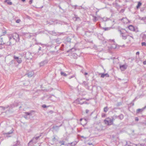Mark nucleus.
I'll use <instances>...</instances> for the list:
<instances>
[{
	"label": "nucleus",
	"mask_w": 146,
	"mask_h": 146,
	"mask_svg": "<svg viewBox=\"0 0 146 146\" xmlns=\"http://www.w3.org/2000/svg\"><path fill=\"white\" fill-rule=\"evenodd\" d=\"M9 42L11 41V45L15 42H18L19 40V35L16 33H14L13 34H10L8 36Z\"/></svg>",
	"instance_id": "1"
},
{
	"label": "nucleus",
	"mask_w": 146,
	"mask_h": 146,
	"mask_svg": "<svg viewBox=\"0 0 146 146\" xmlns=\"http://www.w3.org/2000/svg\"><path fill=\"white\" fill-rule=\"evenodd\" d=\"M11 41H8L7 38L5 37H0V45L5 44L7 46L11 45Z\"/></svg>",
	"instance_id": "2"
},
{
	"label": "nucleus",
	"mask_w": 146,
	"mask_h": 146,
	"mask_svg": "<svg viewBox=\"0 0 146 146\" xmlns=\"http://www.w3.org/2000/svg\"><path fill=\"white\" fill-rule=\"evenodd\" d=\"M115 120V119L112 117V118L109 117L107 118L104 120L105 123L108 125H110L113 124V121Z\"/></svg>",
	"instance_id": "3"
},
{
	"label": "nucleus",
	"mask_w": 146,
	"mask_h": 146,
	"mask_svg": "<svg viewBox=\"0 0 146 146\" xmlns=\"http://www.w3.org/2000/svg\"><path fill=\"white\" fill-rule=\"evenodd\" d=\"M14 130L13 128H12L10 131L9 132L7 133H4L3 132V135L7 137H11L10 135L13 133Z\"/></svg>",
	"instance_id": "4"
},
{
	"label": "nucleus",
	"mask_w": 146,
	"mask_h": 146,
	"mask_svg": "<svg viewBox=\"0 0 146 146\" xmlns=\"http://www.w3.org/2000/svg\"><path fill=\"white\" fill-rule=\"evenodd\" d=\"M40 135L38 136H35L29 142V144L31 143V142H33L35 144L37 142V140L38 139V138L40 137Z\"/></svg>",
	"instance_id": "5"
},
{
	"label": "nucleus",
	"mask_w": 146,
	"mask_h": 146,
	"mask_svg": "<svg viewBox=\"0 0 146 146\" xmlns=\"http://www.w3.org/2000/svg\"><path fill=\"white\" fill-rule=\"evenodd\" d=\"M13 58L14 60L17 62L18 64H20L22 62V60L21 58H19L16 55H14Z\"/></svg>",
	"instance_id": "6"
},
{
	"label": "nucleus",
	"mask_w": 146,
	"mask_h": 146,
	"mask_svg": "<svg viewBox=\"0 0 146 146\" xmlns=\"http://www.w3.org/2000/svg\"><path fill=\"white\" fill-rule=\"evenodd\" d=\"M25 58L27 59H31L33 58V56L31 54V53L30 52H27L26 53L25 55Z\"/></svg>",
	"instance_id": "7"
},
{
	"label": "nucleus",
	"mask_w": 146,
	"mask_h": 146,
	"mask_svg": "<svg viewBox=\"0 0 146 146\" xmlns=\"http://www.w3.org/2000/svg\"><path fill=\"white\" fill-rule=\"evenodd\" d=\"M120 32L121 36L122 37L123 39L125 40L127 38V36H128L125 33H124L123 31L120 30Z\"/></svg>",
	"instance_id": "8"
},
{
	"label": "nucleus",
	"mask_w": 146,
	"mask_h": 146,
	"mask_svg": "<svg viewBox=\"0 0 146 146\" xmlns=\"http://www.w3.org/2000/svg\"><path fill=\"white\" fill-rule=\"evenodd\" d=\"M127 68V66L126 65H123L120 66V68L121 71L125 70Z\"/></svg>",
	"instance_id": "9"
},
{
	"label": "nucleus",
	"mask_w": 146,
	"mask_h": 146,
	"mask_svg": "<svg viewBox=\"0 0 146 146\" xmlns=\"http://www.w3.org/2000/svg\"><path fill=\"white\" fill-rule=\"evenodd\" d=\"M48 63V61L47 60H44L43 61L39 63V66L40 67Z\"/></svg>",
	"instance_id": "10"
},
{
	"label": "nucleus",
	"mask_w": 146,
	"mask_h": 146,
	"mask_svg": "<svg viewBox=\"0 0 146 146\" xmlns=\"http://www.w3.org/2000/svg\"><path fill=\"white\" fill-rule=\"evenodd\" d=\"M76 102V103L78 104H80L81 105L82 104H88V103H87L86 101H84L82 103H81L80 102V101H75V102H74V103Z\"/></svg>",
	"instance_id": "11"
},
{
	"label": "nucleus",
	"mask_w": 146,
	"mask_h": 146,
	"mask_svg": "<svg viewBox=\"0 0 146 146\" xmlns=\"http://www.w3.org/2000/svg\"><path fill=\"white\" fill-rule=\"evenodd\" d=\"M146 108V106H145L144 108H142V109H139L137 110V112L139 113V112H142Z\"/></svg>",
	"instance_id": "12"
},
{
	"label": "nucleus",
	"mask_w": 146,
	"mask_h": 146,
	"mask_svg": "<svg viewBox=\"0 0 146 146\" xmlns=\"http://www.w3.org/2000/svg\"><path fill=\"white\" fill-rule=\"evenodd\" d=\"M33 75V72H29L27 74V75L28 77H31Z\"/></svg>",
	"instance_id": "13"
},
{
	"label": "nucleus",
	"mask_w": 146,
	"mask_h": 146,
	"mask_svg": "<svg viewBox=\"0 0 146 146\" xmlns=\"http://www.w3.org/2000/svg\"><path fill=\"white\" fill-rule=\"evenodd\" d=\"M105 76H106V77H109V74H107L106 73L105 74H102L101 76V77L102 78H104Z\"/></svg>",
	"instance_id": "14"
},
{
	"label": "nucleus",
	"mask_w": 146,
	"mask_h": 146,
	"mask_svg": "<svg viewBox=\"0 0 146 146\" xmlns=\"http://www.w3.org/2000/svg\"><path fill=\"white\" fill-rule=\"evenodd\" d=\"M128 28L131 31H134V27L132 25H129L128 27Z\"/></svg>",
	"instance_id": "15"
},
{
	"label": "nucleus",
	"mask_w": 146,
	"mask_h": 146,
	"mask_svg": "<svg viewBox=\"0 0 146 146\" xmlns=\"http://www.w3.org/2000/svg\"><path fill=\"white\" fill-rule=\"evenodd\" d=\"M132 143H131L130 141H126V145L128 146H133L132 145Z\"/></svg>",
	"instance_id": "16"
},
{
	"label": "nucleus",
	"mask_w": 146,
	"mask_h": 146,
	"mask_svg": "<svg viewBox=\"0 0 146 146\" xmlns=\"http://www.w3.org/2000/svg\"><path fill=\"white\" fill-rule=\"evenodd\" d=\"M117 47V45L115 43H114L112 45L111 47L112 49H115Z\"/></svg>",
	"instance_id": "17"
},
{
	"label": "nucleus",
	"mask_w": 146,
	"mask_h": 146,
	"mask_svg": "<svg viewBox=\"0 0 146 146\" xmlns=\"http://www.w3.org/2000/svg\"><path fill=\"white\" fill-rule=\"evenodd\" d=\"M77 143V142L76 141H74L70 143H69L68 144L69 145H71L72 146H74Z\"/></svg>",
	"instance_id": "18"
},
{
	"label": "nucleus",
	"mask_w": 146,
	"mask_h": 146,
	"mask_svg": "<svg viewBox=\"0 0 146 146\" xmlns=\"http://www.w3.org/2000/svg\"><path fill=\"white\" fill-rule=\"evenodd\" d=\"M10 0H5V2L7 3L8 5H11L12 4V3L9 1Z\"/></svg>",
	"instance_id": "19"
},
{
	"label": "nucleus",
	"mask_w": 146,
	"mask_h": 146,
	"mask_svg": "<svg viewBox=\"0 0 146 146\" xmlns=\"http://www.w3.org/2000/svg\"><path fill=\"white\" fill-rule=\"evenodd\" d=\"M118 118L120 120L122 119L124 117L123 115L122 114L120 115L119 116H118Z\"/></svg>",
	"instance_id": "20"
},
{
	"label": "nucleus",
	"mask_w": 146,
	"mask_h": 146,
	"mask_svg": "<svg viewBox=\"0 0 146 146\" xmlns=\"http://www.w3.org/2000/svg\"><path fill=\"white\" fill-rule=\"evenodd\" d=\"M52 21L55 24H60V21L58 20H55L54 21Z\"/></svg>",
	"instance_id": "21"
},
{
	"label": "nucleus",
	"mask_w": 146,
	"mask_h": 146,
	"mask_svg": "<svg viewBox=\"0 0 146 146\" xmlns=\"http://www.w3.org/2000/svg\"><path fill=\"white\" fill-rule=\"evenodd\" d=\"M9 107V106H1L0 107V108H1L3 110H5L6 109H7Z\"/></svg>",
	"instance_id": "22"
},
{
	"label": "nucleus",
	"mask_w": 146,
	"mask_h": 146,
	"mask_svg": "<svg viewBox=\"0 0 146 146\" xmlns=\"http://www.w3.org/2000/svg\"><path fill=\"white\" fill-rule=\"evenodd\" d=\"M142 3L140 2H139L138 3L137 5L136 6V8L137 9H138L141 5Z\"/></svg>",
	"instance_id": "23"
},
{
	"label": "nucleus",
	"mask_w": 146,
	"mask_h": 146,
	"mask_svg": "<svg viewBox=\"0 0 146 146\" xmlns=\"http://www.w3.org/2000/svg\"><path fill=\"white\" fill-rule=\"evenodd\" d=\"M61 126V125H59V126H53V127H52V128L53 129H58V127L60 126Z\"/></svg>",
	"instance_id": "24"
},
{
	"label": "nucleus",
	"mask_w": 146,
	"mask_h": 146,
	"mask_svg": "<svg viewBox=\"0 0 146 146\" xmlns=\"http://www.w3.org/2000/svg\"><path fill=\"white\" fill-rule=\"evenodd\" d=\"M108 109L107 106L106 107L104 108V112H106L108 111Z\"/></svg>",
	"instance_id": "25"
},
{
	"label": "nucleus",
	"mask_w": 146,
	"mask_h": 146,
	"mask_svg": "<svg viewBox=\"0 0 146 146\" xmlns=\"http://www.w3.org/2000/svg\"><path fill=\"white\" fill-rule=\"evenodd\" d=\"M60 74L62 76H67V74L66 73H64L63 72H61L60 73Z\"/></svg>",
	"instance_id": "26"
},
{
	"label": "nucleus",
	"mask_w": 146,
	"mask_h": 146,
	"mask_svg": "<svg viewBox=\"0 0 146 146\" xmlns=\"http://www.w3.org/2000/svg\"><path fill=\"white\" fill-rule=\"evenodd\" d=\"M140 19L141 20H142L144 21H145L146 20V17H144L142 18H140Z\"/></svg>",
	"instance_id": "27"
},
{
	"label": "nucleus",
	"mask_w": 146,
	"mask_h": 146,
	"mask_svg": "<svg viewBox=\"0 0 146 146\" xmlns=\"http://www.w3.org/2000/svg\"><path fill=\"white\" fill-rule=\"evenodd\" d=\"M25 114H26L25 115H27V116L28 115H31V116L32 115V114H31V112H25Z\"/></svg>",
	"instance_id": "28"
},
{
	"label": "nucleus",
	"mask_w": 146,
	"mask_h": 146,
	"mask_svg": "<svg viewBox=\"0 0 146 146\" xmlns=\"http://www.w3.org/2000/svg\"><path fill=\"white\" fill-rule=\"evenodd\" d=\"M59 143L61 144V145H65V142L64 141H60L59 142Z\"/></svg>",
	"instance_id": "29"
},
{
	"label": "nucleus",
	"mask_w": 146,
	"mask_h": 146,
	"mask_svg": "<svg viewBox=\"0 0 146 146\" xmlns=\"http://www.w3.org/2000/svg\"><path fill=\"white\" fill-rule=\"evenodd\" d=\"M82 84L85 86H86L87 85V83L86 81H84L83 82Z\"/></svg>",
	"instance_id": "30"
},
{
	"label": "nucleus",
	"mask_w": 146,
	"mask_h": 146,
	"mask_svg": "<svg viewBox=\"0 0 146 146\" xmlns=\"http://www.w3.org/2000/svg\"><path fill=\"white\" fill-rule=\"evenodd\" d=\"M103 29L105 31H106L109 30L110 29L109 28L106 27L103 28Z\"/></svg>",
	"instance_id": "31"
},
{
	"label": "nucleus",
	"mask_w": 146,
	"mask_h": 146,
	"mask_svg": "<svg viewBox=\"0 0 146 146\" xmlns=\"http://www.w3.org/2000/svg\"><path fill=\"white\" fill-rule=\"evenodd\" d=\"M141 44L142 46H146V43L145 42H142L141 43Z\"/></svg>",
	"instance_id": "32"
},
{
	"label": "nucleus",
	"mask_w": 146,
	"mask_h": 146,
	"mask_svg": "<svg viewBox=\"0 0 146 146\" xmlns=\"http://www.w3.org/2000/svg\"><path fill=\"white\" fill-rule=\"evenodd\" d=\"M93 20L94 21H97V17H94Z\"/></svg>",
	"instance_id": "33"
},
{
	"label": "nucleus",
	"mask_w": 146,
	"mask_h": 146,
	"mask_svg": "<svg viewBox=\"0 0 146 146\" xmlns=\"http://www.w3.org/2000/svg\"><path fill=\"white\" fill-rule=\"evenodd\" d=\"M143 39H145L146 38V35L145 34H143Z\"/></svg>",
	"instance_id": "34"
},
{
	"label": "nucleus",
	"mask_w": 146,
	"mask_h": 146,
	"mask_svg": "<svg viewBox=\"0 0 146 146\" xmlns=\"http://www.w3.org/2000/svg\"><path fill=\"white\" fill-rule=\"evenodd\" d=\"M14 106H18V104L17 102H16L14 104Z\"/></svg>",
	"instance_id": "35"
},
{
	"label": "nucleus",
	"mask_w": 146,
	"mask_h": 146,
	"mask_svg": "<svg viewBox=\"0 0 146 146\" xmlns=\"http://www.w3.org/2000/svg\"><path fill=\"white\" fill-rule=\"evenodd\" d=\"M21 21V20L19 19H17L16 21V22L17 23H19Z\"/></svg>",
	"instance_id": "36"
},
{
	"label": "nucleus",
	"mask_w": 146,
	"mask_h": 146,
	"mask_svg": "<svg viewBox=\"0 0 146 146\" xmlns=\"http://www.w3.org/2000/svg\"><path fill=\"white\" fill-rule=\"evenodd\" d=\"M113 117V118H114L115 119L117 118H118V116H117V115L114 116Z\"/></svg>",
	"instance_id": "37"
},
{
	"label": "nucleus",
	"mask_w": 146,
	"mask_h": 146,
	"mask_svg": "<svg viewBox=\"0 0 146 146\" xmlns=\"http://www.w3.org/2000/svg\"><path fill=\"white\" fill-rule=\"evenodd\" d=\"M42 107L43 108H45L47 107V106L45 104H44L42 106Z\"/></svg>",
	"instance_id": "38"
},
{
	"label": "nucleus",
	"mask_w": 146,
	"mask_h": 146,
	"mask_svg": "<svg viewBox=\"0 0 146 146\" xmlns=\"http://www.w3.org/2000/svg\"><path fill=\"white\" fill-rule=\"evenodd\" d=\"M141 146H146V145L145 144L142 143L140 144Z\"/></svg>",
	"instance_id": "39"
},
{
	"label": "nucleus",
	"mask_w": 146,
	"mask_h": 146,
	"mask_svg": "<svg viewBox=\"0 0 146 146\" xmlns=\"http://www.w3.org/2000/svg\"><path fill=\"white\" fill-rule=\"evenodd\" d=\"M33 2V0H30V1L29 2V3L30 4H31Z\"/></svg>",
	"instance_id": "40"
},
{
	"label": "nucleus",
	"mask_w": 146,
	"mask_h": 146,
	"mask_svg": "<svg viewBox=\"0 0 146 146\" xmlns=\"http://www.w3.org/2000/svg\"><path fill=\"white\" fill-rule=\"evenodd\" d=\"M135 120L136 121H138L139 120V119L138 117H136L135 118Z\"/></svg>",
	"instance_id": "41"
},
{
	"label": "nucleus",
	"mask_w": 146,
	"mask_h": 146,
	"mask_svg": "<svg viewBox=\"0 0 146 146\" xmlns=\"http://www.w3.org/2000/svg\"><path fill=\"white\" fill-rule=\"evenodd\" d=\"M121 104H122V103H121V102H119V103H118V104L117 106H120V105H121Z\"/></svg>",
	"instance_id": "42"
},
{
	"label": "nucleus",
	"mask_w": 146,
	"mask_h": 146,
	"mask_svg": "<svg viewBox=\"0 0 146 146\" xmlns=\"http://www.w3.org/2000/svg\"><path fill=\"white\" fill-rule=\"evenodd\" d=\"M52 33L54 35H55L56 34V33L54 31H52Z\"/></svg>",
	"instance_id": "43"
},
{
	"label": "nucleus",
	"mask_w": 146,
	"mask_h": 146,
	"mask_svg": "<svg viewBox=\"0 0 146 146\" xmlns=\"http://www.w3.org/2000/svg\"><path fill=\"white\" fill-rule=\"evenodd\" d=\"M55 139H56L55 137L54 136V137H53V138L52 139V140L53 141H54Z\"/></svg>",
	"instance_id": "44"
},
{
	"label": "nucleus",
	"mask_w": 146,
	"mask_h": 146,
	"mask_svg": "<svg viewBox=\"0 0 146 146\" xmlns=\"http://www.w3.org/2000/svg\"><path fill=\"white\" fill-rule=\"evenodd\" d=\"M14 62V60H12L11 62H10V63L11 64H12L13 63V62Z\"/></svg>",
	"instance_id": "45"
},
{
	"label": "nucleus",
	"mask_w": 146,
	"mask_h": 146,
	"mask_svg": "<svg viewBox=\"0 0 146 146\" xmlns=\"http://www.w3.org/2000/svg\"><path fill=\"white\" fill-rule=\"evenodd\" d=\"M86 113H87L89 112V110H86Z\"/></svg>",
	"instance_id": "46"
},
{
	"label": "nucleus",
	"mask_w": 146,
	"mask_h": 146,
	"mask_svg": "<svg viewBox=\"0 0 146 146\" xmlns=\"http://www.w3.org/2000/svg\"><path fill=\"white\" fill-rule=\"evenodd\" d=\"M143 64L144 65L146 64V61H145L143 62Z\"/></svg>",
	"instance_id": "47"
},
{
	"label": "nucleus",
	"mask_w": 146,
	"mask_h": 146,
	"mask_svg": "<svg viewBox=\"0 0 146 146\" xmlns=\"http://www.w3.org/2000/svg\"><path fill=\"white\" fill-rule=\"evenodd\" d=\"M139 52H137L136 53V54L137 55H139Z\"/></svg>",
	"instance_id": "48"
},
{
	"label": "nucleus",
	"mask_w": 146,
	"mask_h": 146,
	"mask_svg": "<svg viewBox=\"0 0 146 146\" xmlns=\"http://www.w3.org/2000/svg\"><path fill=\"white\" fill-rule=\"evenodd\" d=\"M24 117L26 119H27L28 118L27 116V115H25Z\"/></svg>",
	"instance_id": "49"
},
{
	"label": "nucleus",
	"mask_w": 146,
	"mask_h": 146,
	"mask_svg": "<svg viewBox=\"0 0 146 146\" xmlns=\"http://www.w3.org/2000/svg\"><path fill=\"white\" fill-rule=\"evenodd\" d=\"M127 36H129L130 37H131L133 39V37L132 36H129L128 35H127Z\"/></svg>",
	"instance_id": "50"
},
{
	"label": "nucleus",
	"mask_w": 146,
	"mask_h": 146,
	"mask_svg": "<svg viewBox=\"0 0 146 146\" xmlns=\"http://www.w3.org/2000/svg\"><path fill=\"white\" fill-rule=\"evenodd\" d=\"M74 56H75V57H76V54H72V56L73 57H74Z\"/></svg>",
	"instance_id": "51"
},
{
	"label": "nucleus",
	"mask_w": 146,
	"mask_h": 146,
	"mask_svg": "<svg viewBox=\"0 0 146 146\" xmlns=\"http://www.w3.org/2000/svg\"><path fill=\"white\" fill-rule=\"evenodd\" d=\"M132 145H133V146H137V144H132Z\"/></svg>",
	"instance_id": "52"
},
{
	"label": "nucleus",
	"mask_w": 146,
	"mask_h": 146,
	"mask_svg": "<svg viewBox=\"0 0 146 146\" xmlns=\"http://www.w3.org/2000/svg\"><path fill=\"white\" fill-rule=\"evenodd\" d=\"M41 47H40L38 49V50H41Z\"/></svg>",
	"instance_id": "53"
},
{
	"label": "nucleus",
	"mask_w": 146,
	"mask_h": 146,
	"mask_svg": "<svg viewBox=\"0 0 146 146\" xmlns=\"http://www.w3.org/2000/svg\"><path fill=\"white\" fill-rule=\"evenodd\" d=\"M110 40L112 42H114V40Z\"/></svg>",
	"instance_id": "54"
},
{
	"label": "nucleus",
	"mask_w": 146,
	"mask_h": 146,
	"mask_svg": "<svg viewBox=\"0 0 146 146\" xmlns=\"http://www.w3.org/2000/svg\"><path fill=\"white\" fill-rule=\"evenodd\" d=\"M124 10H121V12H123V11H124Z\"/></svg>",
	"instance_id": "55"
},
{
	"label": "nucleus",
	"mask_w": 146,
	"mask_h": 146,
	"mask_svg": "<svg viewBox=\"0 0 146 146\" xmlns=\"http://www.w3.org/2000/svg\"><path fill=\"white\" fill-rule=\"evenodd\" d=\"M88 74V73H86V72H85V73H84V75H87Z\"/></svg>",
	"instance_id": "56"
},
{
	"label": "nucleus",
	"mask_w": 146,
	"mask_h": 146,
	"mask_svg": "<svg viewBox=\"0 0 146 146\" xmlns=\"http://www.w3.org/2000/svg\"><path fill=\"white\" fill-rule=\"evenodd\" d=\"M83 119H80V121H82V120H83Z\"/></svg>",
	"instance_id": "57"
},
{
	"label": "nucleus",
	"mask_w": 146,
	"mask_h": 146,
	"mask_svg": "<svg viewBox=\"0 0 146 146\" xmlns=\"http://www.w3.org/2000/svg\"><path fill=\"white\" fill-rule=\"evenodd\" d=\"M2 48V46L0 45V49Z\"/></svg>",
	"instance_id": "58"
},
{
	"label": "nucleus",
	"mask_w": 146,
	"mask_h": 146,
	"mask_svg": "<svg viewBox=\"0 0 146 146\" xmlns=\"http://www.w3.org/2000/svg\"><path fill=\"white\" fill-rule=\"evenodd\" d=\"M22 1H23V2H24L25 1V0H21Z\"/></svg>",
	"instance_id": "59"
},
{
	"label": "nucleus",
	"mask_w": 146,
	"mask_h": 146,
	"mask_svg": "<svg viewBox=\"0 0 146 146\" xmlns=\"http://www.w3.org/2000/svg\"><path fill=\"white\" fill-rule=\"evenodd\" d=\"M84 121H85L86 122V119H84Z\"/></svg>",
	"instance_id": "60"
},
{
	"label": "nucleus",
	"mask_w": 146,
	"mask_h": 146,
	"mask_svg": "<svg viewBox=\"0 0 146 146\" xmlns=\"http://www.w3.org/2000/svg\"><path fill=\"white\" fill-rule=\"evenodd\" d=\"M74 56V58H76V57H75V56Z\"/></svg>",
	"instance_id": "61"
},
{
	"label": "nucleus",
	"mask_w": 146,
	"mask_h": 146,
	"mask_svg": "<svg viewBox=\"0 0 146 146\" xmlns=\"http://www.w3.org/2000/svg\"><path fill=\"white\" fill-rule=\"evenodd\" d=\"M89 145H92V143H89Z\"/></svg>",
	"instance_id": "62"
},
{
	"label": "nucleus",
	"mask_w": 146,
	"mask_h": 146,
	"mask_svg": "<svg viewBox=\"0 0 146 146\" xmlns=\"http://www.w3.org/2000/svg\"><path fill=\"white\" fill-rule=\"evenodd\" d=\"M81 124L82 125H84V124H82V123H81Z\"/></svg>",
	"instance_id": "63"
},
{
	"label": "nucleus",
	"mask_w": 146,
	"mask_h": 146,
	"mask_svg": "<svg viewBox=\"0 0 146 146\" xmlns=\"http://www.w3.org/2000/svg\"><path fill=\"white\" fill-rule=\"evenodd\" d=\"M21 108V106L19 107V108Z\"/></svg>",
	"instance_id": "64"
}]
</instances>
